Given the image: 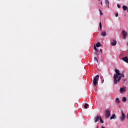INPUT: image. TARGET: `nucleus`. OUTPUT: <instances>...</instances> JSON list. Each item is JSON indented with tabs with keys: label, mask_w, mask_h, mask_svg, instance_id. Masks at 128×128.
<instances>
[{
	"label": "nucleus",
	"mask_w": 128,
	"mask_h": 128,
	"mask_svg": "<svg viewBox=\"0 0 128 128\" xmlns=\"http://www.w3.org/2000/svg\"><path fill=\"white\" fill-rule=\"evenodd\" d=\"M115 72L116 74H114V84H117V78H118L119 76H121L122 74L120 73V71L118 69H116Z\"/></svg>",
	"instance_id": "nucleus-1"
},
{
	"label": "nucleus",
	"mask_w": 128,
	"mask_h": 128,
	"mask_svg": "<svg viewBox=\"0 0 128 128\" xmlns=\"http://www.w3.org/2000/svg\"><path fill=\"white\" fill-rule=\"evenodd\" d=\"M100 78V76L98 74L96 75L94 78L93 80V84H94V86L97 85L98 80Z\"/></svg>",
	"instance_id": "nucleus-2"
},
{
	"label": "nucleus",
	"mask_w": 128,
	"mask_h": 128,
	"mask_svg": "<svg viewBox=\"0 0 128 128\" xmlns=\"http://www.w3.org/2000/svg\"><path fill=\"white\" fill-rule=\"evenodd\" d=\"M105 114H106V118H108L110 116V112L108 110H105Z\"/></svg>",
	"instance_id": "nucleus-3"
},
{
	"label": "nucleus",
	"mask_w": 128,
	"mask_h": 128,
	"mask_svg": "<svg viewBox=\"0 0 128 128\" xmlns=\"http://www.w3.org/2000/svg\"><path fill=\"white\" fill-rule=\"evenodd\" d=\"M122 35H123L124 38L126 39V38L127 36H128L127 32L126 30H123L122 31Z\"/></svg>",
	"instance_id": "nucleus-4"
},
{
	"label": "nucleus",
	"mask_w": 128,
	"mask_h": 128,
	"mask_svg": "<svg viewBox=\"0 0 128 128\" xmlns=\"http://www.w3.org/2000/svg\"><path fill=\"white\" fill-rule=\"evenodd\" d=\"M126 116L125 114L124 113V112L122 111V116L120 118V121L122 122L126 118Z\"/></svg>",
	"instance_id": "nucleus-5"
},
{
	"label": "nucleus",
	"mask_w": 128,
	"mask_h": 128,
	"mask_svg": "<svg viewBox=\"0 0 128 128\" xmlns=\"http://www.w3.org/2000/svg\"><path fill=\"white\" fill-rule=\"evenodd\" d=\"M100 120V116L98 115L94 117V118L95 123H96Z\"/></svg>",
	"instance_id": "nucleus-6"
},
{
	"label": "nucleus",
	"mask_w": 128,
	"mask_h": 128,
	"mask_svg": "<svg viewBox=\"0 0 128 128\" xmlns=\"http://www.w3.org/2000/svg\"><path fill=\"white\" fill-rule=\"evenodd\" d=\"M126 87L123 86V88H120V93H123L126 91Z\"/></svg>",
	"instance_id": "nucleus-7"
},
{
	"label": "nucleus",
	"mask_w": 128,
	"mask_h": 128,
	"mask_svg": "<svg viewBox=\"0 0 128 128\" xmlns=\"http://www.w3.org/2000/svg\"><path fill=\"white\" fill-rule=\"evenodd\" d=\"M120 76L118 77V80H117V82H120V80H121V78H122V77H123V78H124V74H122L121 75H120Z\"/></svg>",
	"instance_id": "nucleus-8"
},
{
	"label": "nucleus",
	"mask_w": 128,
	"mask_h": 128,
	"mask_svg": "<svg viewBox=\"0 0 128 128\" xmlns=\"http://www.w3.org/2000/svg\"><path fill=\"white\" fill-rule=\"evenodd\" d=\"M122 60L125 62H126L128 64V56H125L124 58H122Z\"/></svg>",
	"instance_id": "nucleus-9"
},
{
	"label": "nucleus",
	"mask_w": 128,
	"mask_h": 128,
	"mask_svg": "<svg viewBox=\"0 0 128 128\" xmlns=\"http://www.w3.org/2000/svg\"><path fill=\"white\" fill-rule=\"evenodd\" d=\"M116 40H112V43H111V44L112 46H114L116 44Z\"/></svg>",
	"instance_id": "nucleus-10"
},
{
	"label": "nucleus",
	"mask_w": 128,
	"mask_h": 128,
	"mask_svg": "<svg viewBox=\"0 0 128 128\" xmlns=\"http://www.w3.org/2000/svg\"><path fill=\"white\" fill-rule=\"evenodd\" d=\"M101 36L103 37L106 36V31H103L101 34Z\"/></svg>",
	"instance_id": "nucleus-11"
},
{
	"label": "nucleus",
	"mask_w": 128,
	"mask_h": 128,
	"mask_svg": "<svg viewBox=\"0 0 128 128\" xmlns=\"http://www.w3.org/2000/svg\"><path fill=\"white\" fill-rule=\"evenodd\" d=\"M114 118H116V116L115 114H113L112 116H110V120L114 119Z\"/></svg>",
	"instance_id": "nucleus-12"
},
{
	"label": "nucleus",
	"mask_w": 128,
	"mask_h": 128,
	"mask_svg": "<svg viewBox=\"0 0 128 128\" xmlns=\"http://www.w3.org/2000/svg\"><path fill=\"white\" fill-rule=\"evenodd\" d=\"M102 45L100 44V42H98L96 44V47L97 48H99L100 46H102Z\"/></svg>",
	"instance_id": "nucleus-13"
},
{
	"label": "nucleus",
	"mask_w": 128,
	"mask_h": 128,
	"mask_svg": "<svg viewBox=\"0 0 128 128\" xmlns=\"http://www.w3.org/2000/svg\"><path fill=\"white\" fill-rule=\"evenodd\" d=\"M88 106H89L88 104L86 103V104H84V108H85V109H87L88 108Z\"/></svg>",
	"instance_id": "nucleus-14"
},
{
	"label": "nucleus",
	"mask_w": 128,
	"mask_h": 128,
	"mask_svg": "<svg viewBox=\"0 0 128 128\" xmlns=\"http://www.w3.org/2000/svg\"><path fill=\"white\" fill-rule=\"evenodd\" d=\"M100 121L102 124H104V120H102V118L101 116H100Z\"/></svg>",
	"instance_id": "nucleus-15"
},
{
	"label": "nucleus",
	"mask_w": 128,
	"mask_h": 128,
	"mask_svg": "<svg viewBox=\"0 0 128 128\" xmlns=\"http://www.w3.org/2000/svg\"><path fill=\"white\" fill-rule=\"evenodd\" d=\"M105 3H106V6H108L109 5V2L108 0H105Z\"/></svg>",
	"instance_id": "nucleus-16"
},
{
	"label": "nucleus",
	"mask_w": 128,
	"mask_h": 128,
	"mask_svg": "<svg viewBox=\"0 0 128 128\" xmlns=\"http://www.w3.org/2000/svg\"><path fill=\"white\" fill-rule=\"evenodd\" d=\"M116 102L118 104L120 103V100H119V98H116Z\"/></svg>",
	"instance_id": "nucleus-17"
},
{
	"label": "nucleus",
	"mask_w": 128,
	"mask_h": 128,
	"mask_svg": "<svg viewBox=\"0 0 128 128\" xmlns=\"http://www.w3.org/2000/svg\"><path fill=\"white\" fill-rule=\"evenodd\" d=\"M122 8L124 10H126L128 9V8L126 6H124Z\"/></svg>",
	"instance_id": "nucleus-18"
},
{
	"label": "nucleus",
	"mask_w": 128,
	"mask_h": 128,
	"mask_svg": "<svg viewBox=\"0 0 128 128\" xmlns=\"http://www.w3.org/2000/svg\"><path fill=\"white\" fill-rule=\"evenodd\" d=\"M94 50H96V52H98V50L96 46H94Z\"/></svg>",
	"instance_id": "nucleus-19"
},
{
	"label": "nucleus",
	"mask_w": 128,
	"mask_h": 128,
	"mask_svg": "<svg viewBox=\"0 0 128 128\" xmlns=\"http://www.w3.org/2000/svg\"><path fill=\"white\" fill-rule=\"evenodd\" d=\"M100 30L102 31V22H100Z\"/></svg>",
	"instance_id": "nucleus-20"
},
{
	"label": "nucleus",
	"mask_w": 128,
	"mask_h": 128,
	"mask_svg": "<svg viewBox=\"0 0 128 128\" xmlns=\"http://www.w3.org/2000/svg\"><path fill=\"white\" fill-rule=\"evenodd\" d=\"M126 97H124L122 98V101L125 102H126Z\"/></svg>",
	"instance_id": "nucleus-21"
},
{
	"label": "nucleus",
	"mask_w": 128,
	"mask_h": 128,
	"mask_svg": "<svg viewBox=\"0 0 128 128\" xmlns=\"http://www.w3.org/2000/svg\"><path fill=\"white\" fill-rule=\"evenodd\" d=\"M94 62H98V60L96 57L94 58Z\"/></svg>",
	"instance_id": "nucleus-22"
},
{
	"label": "nucleus",
	"mask_w": 128,
	"mask_h": 128,
	"mask_svg": "<svg viewBox=\"0 0 128 128\" xmlns=\"http://www.w3.org/2000/svg\"><path fill=\"white\" fill-rule=\"evenodd\" d=\"M100 16H102V11H100Z\"/></svg>",
	"instance_id": "nucleus-23"
},
{
	"label": "nucleus",
	"mask_w": 128,
	"mask_h": 128,
	"mask_svg": "<svg viewBox=\"0 0 128 128\" xmlns=\"http://www.w3.org/2000/svg\"><path fill=\"white\" fill-rule=\"evenodd\" d=\"M118 8H121V6H120V4H118Z\"/></svg>",
	"instance_id": "nucleus-24"
},
{
	"label": "nucleus",
	"mask_w": 128,
	"mask_h": 128,
	"mask_svg": "<svg viewBox=\"0 0 128 128\" xmlns=\"http://www.w3.org/2000/svg\"><path fill=\"white\" fill-rule=\"evenodd\" d=\"M94 54L95 55H97V54H98L97 52H94Z\"/></svg>",
	"instance_id": "nucleus-25"
},
{
	"label": "nucleus",
	"mask_w": 128,
	"mask_h": 128,
	"mask_svg": "<svg viewBox=\"0 0 128 128\" xmlns=\"http://www.w3.org/2000/svg\"><path fill=\"white\" fill-rule=\"evenodd\" d=\"M116 18H118V13H116Z\"/></svg>",
	"instance_id": "nucleus-26"
},
{
	"label": "nucleus",
	"mask_w": 128,
	"mask_h": 128,
	"mask_svg": "<svg viewBox=\"0 0 128 128\" xmlns=\"http://www.w3.org/2000/svg\"><path fill=\"white\" fill-rule=\"evenodd\" d=\"M100 52L102 53V49H100Z\"/></svg>",
	"instance_id": "nucleus-27"
},
{
	"label": "nucleus",
	"mask_w": 128,
	"mask_h": 128,
	"mask_svg": "<svg viewBox=\"0 0 128 128\" xmlns=\"http://www.w3.org/2000/svg\"><path fill=\"white\" fill-rule=\"evenodd\" d=\"M104 80H102V84H104Z\"/></svg>",
	"instance_id": "nucleus-28"
},
{
	"label": "nucleus",
	"mask_w": 128,
	"mask_h": 128,
	"mask_svg": "<svg viewBox=\"0 0 128 128\" xmlns=\"http://www.w3.org/2000/svg\"><path fill=\"white\" fill-rule=\"evenodd\" d=\"M127 119H128V114H127V116H126Z\"/></svg>",
	"instance_id": "nucleus-29"
},
{
	"label": "nucleus",
	"mask_w": 128,
	"mask_h": 128,
	"mask_svg": "<svg viewBox=\"0 0 128 128\" xmlns=\"http://www.w3.org/2000/svg\"><path fill=\"white\" fill-rule=\"evenodd\" d=\"M100 4H101V5H102V2H100Z\"/></svg>",
	"instance_id": "nucleus-30"
},
{
	"label": "nucleus",
	"mask_w": 128,
	"mask_h": 128,
	"mask_svg": "<svg viewBox=\"0 0 128 128\" xmlns=\"http://www.w3.org/2000/svg\"><path fill=\"white\" fill-rule=\"evenodd\" d=\"M102 128H106V127H103V126H102Z\"/></svg>",
	"instance_id": "nucleus-31"
},
{
	"label": "nucleus",
	"mask_w": 128,
	"mask_h": 128,
	"mask_svg": "<svg viewBox=\"0 0 128 128\" xmlns=\"http://www.w3.org/2000/svg\"><path fill=\"white\" fill-rule=\"evenodd\" d=\"M127 12H128V8H127Z\"/></svg>",
	"instance_id": "nucleus-32"
},
{
	"label": "nucleus",
	"mask_w": 128,
	"mask_h": 128,
	"mask_svg": "<svg viewBox=\"0 0 128 128\" xmlns=\"http://www.w3.org/2000/svg\"><path fill=\"white\" fill-rule=\"evenodd\" d=\"M99 11L100 12L102 10H99Z\"/></svg>",
	"instance_id": "nucleus-33"
},
{
	"label": "nucleus",
	"mask_w": 128,
	"mask_h": 128,
	"mask_svg": "<svg viewBox=\"0 0 128 128\" xmlns=\"http://www.w3.org/2000/svg\"><path fill=\"white\" fill-rule=\"evenodd\" d=\"M102 78V76H101V77H100V78Z\"/></svg>",
	"instance_id": "nucleus-34"
},
{
	"label": "nucleus",
	"mask_w": 128,
	"mask_h": 128,
	"mask_svg": "<svg viewBox=\"0 0 128 128\" xmlns=\"http://www.w3.org/2000/svg\"><path fill=\"white\" fill-rule=\"evenodd\" d=\"M127 46H128V42L127 43Z\"/></svg>",
	"instance_id": "nucleus-35"
},
{
	"label": "nucleus",
	"mask_w": 128,
	"mask_h": 128,
	"mask_svg": "<svg viewBox=\"0 0 128 128\" xmlns=\"http://www.w3.org/2000/svg\"><path fill=\"white\" fill-rule=\"evenodd\" d=\"M118 1L120 0H118Z\"/></svg>",
	"instance_id": "nucleus-36"
},
{
	"label": "nucleus",
	"mask_w": 128,
	"mask_h": 128,
	"mask_svg": "<svg viewBox=\"0 0 128 128\" xmlns=\"http://www.w3.org/2000/svg\"><path fill=\"white\" fill-rule=\"evenodd\" d=\"M100 0H98V1H100Z\"/></svg>",
	"instance_id": "nucleus-37"
},
{
	"label": "nucleus",
	"mask_w": 128,
	"mask_h": 128,
	"mask_svg": "<svg viewBox=\"0 0 128 128\" xmlns=\"http://www.w3.org/2000/svg\"><path fill=\"white\" fill-rule=\"evenodd\" d=\"M96 128H98V127H96Z\"/></svg>",
	"instance_id": "nucleus-38"
},
{
	"label": "nucleus",
	"mask_w": 128,
	"mask_h": 128,
	"mask_svg": "<svg viewBox=\"0 0 128 128\" xmlns=\"http://www.w3.org/2000/svg\"><path fill=\"white\" fill-rule=\"evenodd\" d=\"M108 8H109V6H108Z\"/></svg>",
	"instance_id": "nucleus-39"
}]
</instances>
